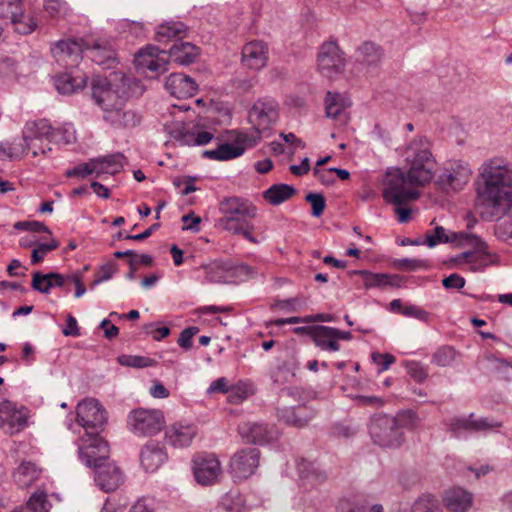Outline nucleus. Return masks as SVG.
Instances as JSON below:
<instances>
[{
  "label": "nucleus",
  "instance_id": "nucleus-1",
  "mask_svg": "<svg viewBox=\"0 0 512 512\" xmlns=\"http://www.w3.org/2000/svg\"><path fill=\"white\" fill-rule=\"evenodd\" d=\"M476 205L489 219H500L512 208V162L486 159L478 169Z\"/></svg>",
  "mask_w": 512,
  "mask_h": 512
},
{
  "label": "nucleus",
  "instance_id": "nucleus-2",
  "mask_svg": "<svg viewBox=\"0 0 512 512\" xmlns=\"http://www.w3.org/2000/svg\"><path fill=\"white\" fill-rule=\"evenodd\" d=\"M91 89L92 97L104 115L116 109L118 105H124L129 97L142 90L137 79L120 72L111 74L109 78H94Z\"/></svg>",
  "mask_w": 512,
  "mask_h": 512
},
{
  "label": "nucleus",
  "instance_id": "nucleus-3",
  "mask_svg": "<svg viewBox=\"0 0 512 512\" xmlns=\"http://www.w3.org/2000/svg\"><path fill=\"white\" fill-rule=\"evenodd\" d=\"M404 157L409 167L405 173L409 184L423 187L432 181L435 176L436 158L427 138L416 137L412 139L404 150Z\"/></svg>",
  "mask_w": 512,
  "mask_h": 512
},
{
  "label": "nucleus",
  "instance_id": "nucleus-4",
  "mask_svg": "<svg viewBox=\"0 0 512 512\" xmlns=\"http://www.w3.org/2000/svg\"><path fill=\"white\" fill-rule=\"evenodd\" d=\"M382 196L391 205L407 204L417 200L420 192L409 184L405 172L398 167H389L381 180Z\"/></svg>",
  "mask_w": 512,
  "mask_h": 512
},
{
  "label": "nucleus",
  "instance_id": "nucleus-5",
  "mask_svg": "<svg viewBox=\"0 0 512 512\" xmlns=\"http://www.w3.org/2000/svg\"><path fill=\"white\" fill-rule=\"evenodd\" d=\"M220 213L216 226L224 231L235 229L236 226L246 222V218H254L257 215L256 207L247 199L240 197H228L220 202Z\"/></svg>",
  "mask_w": 512,
  "mask_h": 512
},
{
  "label": "nucleus",
  "instance_id": "nucleus-6",
  "mask_svg": "<svg viewBox=\"0 0 512 512\" xmlns=\"http://www.w3.org/2000/svg\"><path fill=\"white\" fill-rule=\"evenodd\" d=\"M162 411L156 409L138 408L132 410L127 417L128 429L137 435L153 436L165 426Z\"/></svg>",
  "mask_w": 512,
  "mask_h": 512
},
{
  "label": "nucleus",
  "instance_id": "nucleus-7",
  "mask_svg": "<svg viewBox=\"0 0 512 512\" xmlns=\"http://www.w3.org/2000/svg\"><path fill=\"white\" fill-rule=\"evenodd\" d=\"M370 435L374 443L383 448H397L403 441V432L396 427L393 416H375L370 424Z\"/></svg>",
  "mask_w": 512,
  "mask_h": 512
},
{
  "label": "nucleus",
  "instance_id": "nucleus-8",
  "mask_svg": "<svg viewBox=\"0 0 512 512\" xmlns=\"http://www.w3.org/2000/svg\"><path fill=\"white\" fill-rule=\"evenodd\" d=\"M471 176L472 169L468 163L454 160L444 167L435 180V185L445 192H458L468 184Z\"/></svg>",
  "mask_w": 512,
  "mask_h": 512
},
{
  "label": "nucleus",
  "instance_id": "nucleus-9",
  "mask_svg": "<svg viewBox=\"0 0 512 512\" xmlns=\"http://www.w3.org/2000/svg\"><path fill=\"white\" fill-rule=\"evenodd\" d=\"M53 127L46 119L27 121L22 130V137L31 148L33 157L46 155L51 148L43 145V140L51 142Z\"/></svg>",
  "mask_w": 512,
  "mask_h": 512
},
{
  "label": "nucleus",
  "instance_id": "nucleus-10",
  "mask_svg": "<svg viewBox=\"0 0 512 512\" xmlns=\"http://www.w3.org/2000/svg\"><path fill=\"white\" fill-rule=\"evenodd\" d=\"M77 421L87 433L98 432L107 422V412L94 398L80 401L76 408Z\"/></svg>",
  "mask_w": 512,
  "mask_h": 512
},
{
  "label": "nucleus",
  "instance_id": "nucleus-11",
  "mask_svg": "<svg viewBox=\"0 0 512 512\" xmlns=\"http://www.w3.org/2000/svg\"><path fill=\"white\" fill-rule=\"evenodd\" d=\"M473 248L475 251L461 253L452 259L456 267L466 269L471 272H476L487 266L496 265L499 263L498 255L489 251L488 245L485 242L484 248Z\"/></svg>",
  "mask_w": 512,
  "mask_h": 512
},
{
  "label": "nucleus",
  "instance_id": "nucleus-12",
  "mask_svg": "<svg viewBox=\"0 0 512 512\" xmlns=\"http://www.w3.org/2000/svg\"><path fill=\"white\" fill-rule=\"evenodd\" d=\"M170 136L181 145L203 146L210 143L214 135L208 131H196L189 124L181 121H172L165 125Z\"/></svg>",
  "mask_w": 512,
  "mask_h": 512
},
{
  "label": "nucleus",
  "instance_id": "nucleus-13",
  "mask_svg": "<svg viewBox=\"0 0 512 512\" xmlns=\"http://www.w3.org/2000/svg\"><path fill=\"white\" fill-rule=\"evenodd\" d=\"M259 463V450L256 447H247L234 453L229 466L233 477L238 480H243L256 472Z\"/></svg>",
  "mask_w": 512,
  "mask_h": 512
},
{
  "label": "nucleus",
  "instance_id": "nucleus-14",
  "mask_svg": "<svg viewBox=\"0 0 512 512\" xmlns=\"http://www.w3.org/2000/svg\"><path fill=\"white\" fill-rule=\"evenodd\" d=\"M195 480L204 486L217 483L222 475V466L214 454H201L193 459Z\"/></svg>",
  "mask_w": 512,
  "mask_h": 512
},
{
  "label": "nucleus",
  "instance_id": "nucleus-15",
  "mask_svg": "<svg viewBox=\"0 0 512 512\" xmlns=\"http://www.w3.org/2000/svg\"><path fill=\"white\" fill-rule=\"evenodd\" d=\"M345 59L339 46L335 42L324 43L317 57V66L320 73L326 77L341 72Z\"/></svg>",
  "mask_w": 512,
  "mask_h": 512
},
{
  "label": "nucleus",
  "instance_id": "nucleus-16",
  "mask_svg": "<svg viewBox=\"0 0 512 512\" xmlns=\"http://www.w3.org/2000/svg\"><path fill=\"white\" fill-rule=\"evenodd\" d=\"M27 424V414L10 400L0 402V429L13 435L20 432Z\"/></svg>",
  "mask_w": 512,
  "mask_h": 512
},
{
  "label": "nucleus",
  "instance_id": "nucleus-17",
  "mask_svg": "<svg viewBox=\"0 0 512 512\" xmlns=\"http://www.w3.org/2000/svg\"><path fill=\"white\" fill-rule=\"evenodd\" d=\"M269 61V47L260 40L246 43L241 51V64L246 69L259 72L267 67Z\"/></svg>",
  "mask_w": 512,
  "mask_h": 512
},
{
  "label": "nucleus",
  "instance_id": "nucleus-18",
  "mask_svg": "<svg viewBox=\"0 0 512 512\" xmlns=\"http://www.w3.org/2000/svg\"><path fill=\"white\" fill-rule=\"evenodd\" d=\"M249 118L259 132L268 130L278 119L277 102L272 99L256 101L250 110Z\"/></svg>",
  "mask_w": 512,
  "mask_h": 512
},
{
  "label": "nucleus",
  "instance_id": "nucleus-19",
  "mask_svg": "<svg viewBox=\"0 0 512 512\" xmlns=\"http://www.w3.org/2000/svg\"><path fill=\"white\" fill-rule=\"evenodd\" d=\"M82 43L67 39L59 40L51 47L53 58L64 66H75L82 58L83 53Z\"/></svg>",
  "mask_w": 512,
  "mask_h": 512
},
{
  "label": "nucleus",
  "instance_id": "nucleus-20",
  "mask_svg": "<svg viewBox=\"0 0 512 512\" xmlns=\"http://www.w3.org/2000/svg\"><path fill=\"white\" fill-rule=\"evenodd\" d=\"M135 64L141 70L165 72L168 60L165 57L164 51H161L156 46L148 45L136 53Z\"/></svg>",
  "mask_w": 512,
  "mask_h": 512
},
{
  "label": "nucleus",
  "instance_id": "nucleus-21",
  "mask_svg": "<svg viewBox=\"0 0 512 512\" xmlns=\"http://www.w3.org/2000/svg\"><path fill=\"white\" fill-rule=\"evenodd\" d=\"M81 460L89 467L96 469V464H105L109 457V446L107 442L97 436L89 439V443L79 447Z\"/></svg>",
  "mask_w": 512,
  "mask_h": 512
},
{
  "label": "nucleus",
  "instance_id": "nucleus-22",
  "mask_svg": "<svg viewBox=\"0 0 512 512\" xmlns=\"http://www.w3.org/2000/svg\"><path fill=\"white\" fill-rule=\"evenodd\" d=\"M124 481L121 469L114 462L96 464L95 482L105 492L116 490Z\"/></svg>",
  "mask_w": 512,
  "mask_h": 512
},
{
  "label": "nucleus",
  "instance_id": "nucleus-23",
  "mask_svg": "<svg viewBox=\"0 0 512 512\" xmlns=\"http://www.w3.org/2000/svg\"><path fill=\"white\" fill-rule=\"evenodd\" d=\"M443 505L449 512H468L474 503L473 494L463 487H452L443 495Z\"/></svg>",
  "mask_w": 512,
  "mask_h": 512
},
{
  "label": "nucleus",
  "instance_id": "nucleus-24",
  "mask_svg": "<svg viewBox=\"0 0 512 512\" xmlns=\"http://www.w3.org/2000/svg\"><path fill=\"white\" fill-rule=\"evenodd\" d=\"M165 89L178 99L192 97L197 92V84L193 78L182 73H172L165 81Z\"/></svg>",
  "mask_w": 512,
  "mask_h": 512
},
{
  "label": "nucleus",
  "instance_id": "nucleus-25",
  "mask_svg": "<svg viewBox=\"0 0 512 512\" xmlns=\"http://www.w3.org/2000/svg\"><path fill=\"white\" fill-rule=\"evenodd\" d=\"M196 428L192 424L175 423L165 432L166 441L175 448L189 446L196 436Z\"/></svg>",
  "mask_w": 512,
  "mask_h": 512
},
{
  "label": "nucleus",
  "instance_id": "nucleus-26",
  "mask_svg": "<svg viewBox=\"0 0 512 512\" xmlns=\"http://www.w3.org/2000/svg\"><path fill=\"white\" fill-rule=\"evenodd\" d=\"M167 460V453L158 444L145 445L140 453L141 466L146 472L157 471Z\"/></svg>",
  "mask_w": 512,
  "mask_h": 512
},
{
  "label": "nucleus",
  "instance_id": "nucleus-27",
  "mask_svg": "<svg viewBox=\"0 0 512 512\" xmlns=\"http://www.w3.org/2000/svg\"><path fill=\"white\" fill-rule=\"evenodd\" d=\"M118 105L116 109L104 115V120L115 128H134L141 122V116L132 109H123Z\"/></svg>",
  "mask_w": 512,
  "mask_h": 512
},
{
  "label": "nucleus",
  "instance_id": "nucleus-28",
  "mask_svg": "<svg viewBox=\"0 0 512 512\" xmlns=\"http://www.w3.org/2000/svg\"><path fill=\"white\" fill-rule=\"evenodd\" d=\"M124 163L125 157L121 153L93 158L95 176L99 177L102 174L114 175L122 170Z\"/></svg>",
  "mask_w": 512,
  "mask_h": 512
},
{
  "label": "nucleus",
  "instance_id": "nucleus-29",
  "mask_svg": "<svg viewBox=\"0 0 512 512\" xmlns=\"http://www.w3.org/2000/svg\"><path fill=\"white\" fill-rule=\"evenodd\" d=\"M31 153L30 146L21 139L3 141L0 143V159L8 161H17Z\"/></svg>",
  "mask_w": 512,
  "mask_h": 512
},
{
  "label": "nucleus",
  "instance_id": "nucleus-30",
  "mask_svg": "<svg viewBox=\"0 0 512 512\" xmlns=\"http://www.w3.org/2000/svg\"><path fill=\"white\" fill-rule=\"evenodd\" d=\"M199 48L190 42H179L169 49L171 59L179 65H189L199 56Z\"/></svg>",
  "mask_w": 512,
  "mask_h": 512
},
{
  "label": "nucleus",
  "instance_id": "nucleus-31",
  "mask_svg": "<svg viewBox=\"0 0 512 512\" xmlns=\"http://www.w3.org/2000/svg\"><path fill=\"white\" fill-rule=\"evenodd\" d=\"M332 332V327L314 326L311 330V338L320 349L335 352L340 349V345L335 341Z\"/></svg>",
  "mask_w": 512,
  "mask_h": 512
},
{
  "label": "nucleus",
  "instance_id": "nucleus-32",
  "mask_svg": "<svg viewBox=\"0 0 512 512\" xmlns=\"http://www.w3.org/2000/svg\"><path fill=\"white\" fill-rule=\"evenodd\" d=\"M324 102L326 117L331 119L341 116L352 104L346 95L333 92L327 93Z\"/></svg>",
  "mask_w": 512,
  "mask_h": 512
},
{
  "label": "nucleus",
  "instance_id": "nucleus-33",
  "mask_svg": "<svg viewBox=\"0 0 512 512\" xmlns=\"http://www.w3.org/2000/svg\"><path fill=\"white\" fill-rule=\"evenodd\" d=\"M65 284V277L58 273L33 274L31 286L34 290L48 294L53 287H62Z\"/></svg>",
  "mask_w": 512,
  "mask_h": 512
},
{
  "label": "nucleus",
  "instance_id": "nucleus-34",
  "mask_svg": "<svg viewBox=\"0 0 512 512\" xmlns=\"http://www.w3.org/2000/svg\"><path fill=\"white\" fill-rule=\"evenodd\" d=\"M245 148L239 144L224 143L215 149L205 150L203 156L217 161H227L241 156Z\"/></svg>",
  "mask_w": 512,
  "mask_h": 512
},
{
  "label": "nucleus",
  "instance_id": "nucleus-35",
  "mask_svg": "<svg viewBox=\"0 0 512 512\" xmlns=\"http://www.w3.org/2000/svg\"><path fill=\"white\" fill-rule=\"evenodd\" d=\"M90 59L96 64L105 68H111L116 62L115 51L109 45L95 43L91 47H87Z\"/></svg>",
  "mask_w": 512,
  "mask_h": 512
},
{
  "label": "nucleus",
  "instance_id": "nucleus-36",
  "mask_svg": "<svg viewBox=\"0 0 512 512\" xmlns=\"http://www.w3.org/2000/svg\"><path fill=\"white\" fill-rule=\"evenodd\" d=\"M382 59V51L378 45L365 42L357 50V61L367 67L377 66Z\"/></svg>",
  "mask_w": 512,
  "mask_h": 512
},
{
  "label": "nucleus",
  "instance_id": "nucleus-37",
  "mask_svg": "<svg viewBox=\"0 0 512 512\" xmlns=\"http://www.w3.org/2000/svg\"><path fill=\"white\" fill-rule=\"evenodd\" d=\"M296 190L288 184H275L263 193L264 199L271 205H280L290 199Z\"/></svg>",
  "mask_w": 512,
  "mask_h": 512
},
{
  "label": "nucleus",
  "instance_id": "nucleus-38",
  "mask_svg": "<svg viewBox=\"0 0 512 512\" xmlns=\"http://www.w3.org/2000/svg\"><path fill=\"white\" fill-rule=\"evenodd\" d=\"M40 472L34 463L22 462L13 477L18 486L29 487L38 479Z\"/></svg>",
  "mask_w": 512,
  "mask_h": 512
},
{
  "label": "nucleus",
  "instance_id": "nucleus-39",
  "mask_svg": "<svg viewBox=\"0 0 512 512\" xmlns=\"http://www.w3.org/2000/svg\"><path fill=\"white\" fill-rule=\"evenodd\" d=\"M51 503L48 500L47 494L42 490L35 491L26 504L12 512H50Z\"/></svg>",
  "mask_w": 512,
  "mask_h": 512
},
{
  "label": "nucleus",
  "instance_id": "nucleus-40",
  "mask_svg": "<svg viewBox=\"0 0 512 512\" xmlns=\"http://www.w3.org/2000/svg\"><path fill=\"white\" fill-rule=\"evenodd\" d=\"M86 85V79L82 76H72L71 74L65 73L58 76L55 79V86L61 94H72L80 89H83Z\"/></svg>",
  "mask_w": 512,
  "mask_h": 512
},
{
  "label": "nucleus",
  "instance_id": "nucleus-41",
  "mask_svg": "<svg viewBox=\"0 0 512 512\" xmlns=\"http://www.w3.org/2000/svg\"><path fill=\"white\" fill-rule=\"evenodd\" d=\"M187 32V26L180 21H166L160 24L156 29V39L159 42L167 41L172 38L184 36Z\"/></svg>",
  "mask_w": 512,
  "mask_h": 512
},
{
  "label": "nucleus",
  "instance_id": "nucleus-42",
  "mask_svg": "<svg viewBox=\"0 0 512 512\" xmlns=\"http://www.w3.org/2000/svg\"><path fill=\"white\" fill-rule=\"evenodd\" d=\"M8 21L17 33L23 35L32 33L37 27L35 17L31 13H26L24 8L17 13V16L10 17Z\"/></svg>",
  "mask_w": 512,
  "mask_h": 512
},
{
  "label": "nucleus",
  "instance_id": "nucleus-43",
  "mask_svg": "<svg viewBox=\"0 0 512 512\" xmlns=\"http://www.w3.org/2000/svg\"><path fill=\"white\" fill-rule=\"evenodd\" d=\"M239 433L248 442L263 443L267 440V428L258 423H244L239 426Z\"/></svg>",
  "mask_w": 512,
  "mask_h": 512
},
{
  "label": "nucleus",
  "instance_id": "nucleus-44",
  "mask_svg": "<svg viewBox=\"0 0 512 512\" xmlns=\"http://www.w3.org/2000/svg\"><path fill=\"white\" fill-rule=\"evenodd\" d=\"M451 233L442 226H436L432 232H427L423 240L417 239L415 244H425L429 248H433L441 243H449L451 241Z\"/></svg>",
  "mask_w": 512,
  "mask_h": 512
},
{
  "label": "nucleus",
  "instance_id": "nucleus-45",
  "mask_svg": "<svg viewBox=\"0 0 512 512\" xmlns=\"http://www.w3.org/2000/svg\"><path fill=\"white\" fill-rule=\"evenodd\" d=\"M76 140V130L72 124H64L58 129H53L51 142L59 145H71Z\"/></svg>",
  "mask_w": 512,
  "mask_h": 512
},
{
  "label": "nucleus",
  "instance_id": "nucleus-46",
  "mask_svg": "<svg viewBox=\"0 0 512 512\" xmlns=\"http://www.w3.org/2000/svg\"><path fill=\"white\" fill-rule=\"evenodd\" d=\"M277 417L285 424L303 427L308 423V418L296 413L292 407H284L277 410Z\"/></svg>",
  "mask_w": 512,
  "mask_h": 512
},
{
  "label": "nucleus",
  "instance_id": "nucleus-47",
  "mask_svg": "<svg viewBox=\"0 0 512 512\" xmlns=\"http://www.w3.org/2000/svg\"><path fill=\"white\" fill-rule=\"evenodd\" d=\"M356 273L362 275L366 288L384 287L392 284L390 276L387 274L371 273L368 271H357Z\"/></svg>",
  "mask_w": 512,
  "mask_h": 512
},
{
  "label": "nucleus",
  "instance_id": "nucleus-48",
  "mask_svg": "<svg viewBox=\"0 0 512 512\" xmlns=\"http://www.w3.org/2000/svg\"><path fill=\"white\" fill-rule=\"evenodd\" d=\"M252 393L251 386L244 382L232 385L228 391V401L232 404H239Z\"/></svg>",
  "mask_w": 512,
  "mask_h": 512
},
{
  "label": "nucleus",
  "instance_id": "nucleus-49",
  "mask_svg": "<svg viewBox=\"0 0 512 512\" xmlns=\"http://www.w3.org/2000/svg\"><path fill=\"white\" fill-rule=\"evenodd\" d=\"M395 266L401 270L412 272L428 270L431 264L427 259L402 258L395 261Z\"/></svg>",
  "mask_w": 512,
  "mask_h": 512
},
{
  "label": "nucleus",
  "instance_id": "nucleus-50",
  "mask_svg": "<svg viewBox=\"0 0 512 512\" xmlns=\"http://www.w3.org/2000/svg\"><path fill=\"white\" fill-rule=\"evenodd\" d=\"M451 243H456L458 246H472V247H482L484 248V241L474 234H470L467 232L454 233L451 232Z\"/></svg>",
  "mask_w": 512,
  "mask_h": 512
},
{
  "label": "nucleus",
  "instance_id": "nucleus-51",
  "mask_svg": "<svg viewBox=\"0 0 512 512\" xmlns=\"http://www.w3.org/2000/svg\"><path fill=\"white\" fill-rule=\"evenodd\" d=\"M394 421L396 422V427L402 431V429H414L419 424V419L417 414L412 410H406L398 413L396 416H393Z\"/></svg>",
  "mask_w": 512,
  "mask_h": 512
},
{
  "label": "nucleus",
  "instance_id": "nucleus-52",
  "mask_svg": "<svg viewBox=\"0 0 512 512\" xmlns=\"http://www.w3.org/2000/svg\"><path fill=\"white\" fill-rule=\"evenodd\" d=\"M456 358V351L449 346H443L437 349L432 356V362L440 367L451 365Z\"/></svg>",
  "mask_w": 512,
  "mask_h": 512
},
{
  "label": "nucleus",
  "instance_id": "nucleus-53",
  "mask_svg": "<svg viewBox=\"0 0 512 512\" xmlns=\"http://www.w3.org/2000/svg\"><path fill=\"white\" fill-rule=\"evenodd\" d=\"M437 499L432 495L420 496L413 505V512H439Z\"/></svg>",
  "mask_w": 512,
  "mask_h": 512
},
{
  "label": "nucleus",
  "instance_id": "nucleus-54",
  "mask_svg": "<svg viewBox=\"0 0 512 512\" xmlns=\"http://www.w3.org/2000/svg\"><path fill=\"white\" fill-rule=\"evenodd\" d=\"M502 426L501 422L498 421H489L487 418H481L478 420H473L471 417L469 419H465L461 421V427L465 429L472 430H487L492 428H500Z\"/></svg>",
  "mask_w": 512,
  "mask_h": 512
},
{
  "label": "nucleus",
  "instance_id": "nucleus-55",
  "mask_svg": "<svg viewBox=\"0 0 512 512\" xmlns=\"http://www.w3.org/2000/svg\"><path fill=\"white\" fill-rule=\"evenodd\" d=\"M221 506L226 512H242L244 499L239 494L228 493L222 498Z\"/></svg>",
  "mask_w": 512,
  "mask_h": 512
},
{
  "label": "nucleus",
  "instance_id": "nucleus-56",
  "mask_svg": "<svg viewBox=\"0 0 512 512\" xmlns=\"http://www.w3.org/2000/svg\"><path fill=\"white\" fill-rule=\"evenodd\" d=\"M23 8L22 0H0V18L7 20L17 16Z\"/></svg>",
  "mask_w": 512,
  "mask_h": 512
},
{
  "label": "nucleus",
  "instance_id": "nucleus-57",
  "mask_svg": "<svg viewBox=\"0 0 512 512\" xmlns=\"http://www.w3.org/2000/svg\"><path fill=\"white\" fill-rule=\"evenodd\" d=\"M44 10L51 17H64L69 12V7L64 0H45Z\"/></svg>",
  "mask_w": 512,
  "mask_h": 512
},
{
  "label": "nucleus",
  "instance_id": "nucleus-58",
  "mask_svg": "<svg viewBox=\"0 0 512 512\" xmlns=\"http://www.w3.org/2000/svg\"><path fill=\"white\" fill-rule=\"evenodd\" d=\"M403 366L408 374L418 382L424 381L428 376L427 369L418 361L407 360L403 362Z\"/></svg>",
  "mask_w": 512,
  "mask_h": 512
},
{
  "label": "nucleus",
  "instance_id": "nucleus-59",
  "mask_svg": "<svg viewBox=\"0 0 512 512\" xmlns=\"http://www.w3.org/2000/svg\"><path fill=\"white\" fill-rule=\"evenodd\" d=\"M117 361L122 366L135 368L148 367L153 363L151 359L137 355H121L117 358Z\"/></svg>",
  "mask_w": 512,
  "mask_h": 512
},
{
  "label": "nucleus",
  "instance_id": "nucleus-60",
  "mask_svg": "<svg viewBox=\"0 0 512 512\" xmlns=\"http://www.w3.org/2000/svg\"><path fill=\"white\" fill-rule=\"evenodd\" d=\"M117 271V265L114 262H107L101 265L92 283L93 286H97L100 283L110 280L115 272Z\"/></svg>",
  "mask_w": 512,
  "mask_h": 512
},
{
  "label": "nucleus",
  "instance_id": "nucleus-61",
  "mask_svg": "<svg viewBox=\"0 0 512 512\" xmlns=\"http://www.w3.org/2000/svg\"><path fill=\"white\" fill-rule=\"evenodd\" d=\"M89 175H95L93 159L86 163H81L66 171V176L68 177L85 178Z\"/></svg>",
  "mask_w": 512,
  "mask_h": 512
},
{
  "label": "nucleus",
  "instance_id": "nucleus-62",
  "mask_svg": "<svg viewBox=\"0 0 512 512\" xmlns=\"http://www.w3.org/2000/svg\"><path fill=\"white\" fill-rule=\"evenodd\" d=\"M58 247V242L55 239H51L47 243L39 244L32 251L31 262L32 264H37L44 259V256L51 250Z\"/></svg>",
  "mask_w": 512,
  "mask_h": 512
},
{
  "label": "nucleus",
  "instance_id": "nucleus-63",
  "mask_svg": "<svg viewBox=\"0 0 512 512\" xmlns=\"http://www.w3.org/2000/svg\"><path fill=\"white\" fill-rule=\"evenodd\" d=\"M306 200L312 206V215L314 217L321 216L326 207V201L324 196L320 193H309L306 196Z\"/></svg>",
  "mask_w": 512,
  "mask_h": 512
},
{
  "label": "nucleus",
  "instance_id": "nucleus-64",
  "mask_svg": "<svg viewBox=\"0 0 512 512\" xmlns=\"http://www.w3.org/2000/svg\"><path fill=\"white\" fill-rule=\"evenodd\" d=\"M495 235L503 241L512 239V221L504 220L495 228Z\"/></svg>",
  "mask_w": 512,
  "mask_h": 512
}]
</instances>
